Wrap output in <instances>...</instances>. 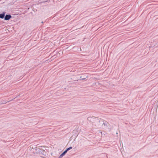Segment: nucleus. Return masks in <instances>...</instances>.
Wrapping results in <instances>:
<instances>
[{"mask_svg":"<svg viewBox=\"0 0 158 158\" xmlns=\"http://www.w3.org/2000/svg\"><path fill=\"white\" fill-rule=\"evenodd\" d=\"M72 147H69V148H67L65 151H66V152H67L69 150L71 149H72Z\"/></svg>","mask_w":158,"mask_h":158,"instance_id":"5","label":"nucleus"},{"mask_svg":"<svg viewBox=\"0 0 158 158\" xmlns=\"http://www.w3.org/2000/svg\"><path fill=\"white\" fill-rule=\"evenodd\" d=\"M100 123L99 125L100 127H102L103 125H105V124L102 122H100Z\"/></svg>","mask_w":158,"mask_h":158,"instance_id":"4","label":"nucleus"},{"mask_svg":"<svg viewBox=\"0 0 158 158\" xmlns=\"http://www.w3.org/2000/svg\"><path fill=\"white\" fill-rule=\"evenodd\" d=\"M5 13L0 14V18L1 19L3 18L5 15Z\"/></svg>","mask_w":158,"mask_h":158,"instance_id":"3","label":"nucleus"},{"mask_svg":"<svg viewBox=\"0 0 158 158\" xmlns=\"http://www.w3.org/2000/svg\"><path fill=\"white\" fill-rule=\"evenodd\" d=\"M67 153V152L64 151L62 153L60 156H59V158H61L62 157L64 156L65 154Z\"/></svg>","mask_w":158,"mask_h":158,"instance_id":"2","label":"nucleus"},{"mask_svg":"<svg viewBox=\"0 0 158 158\" xmlns=\"http://www.w3.org/2000/svg\"><path fill=\"white\" fill-rule=\"evenodd\" d=\"M91 118L90 117H88V118H87V119L88 120H89V121H90V119Z\"/></svg>","mask_w":158,"mask_h":158,"instance_id":"6","label":"nucleus"},{"mask_svg":"<svg viewBox=\"0 0 158 158\" xmlns=\"http://www.w3.org/2000/svg\"><path fill=\"white\" fill-rule=\"evenodd\" d=\"M11 18V16L10 15H6L5 17V20H8Z\"/></svg>","mask_w":158,"mask_h":158,"instance_id":"1","label":"nucleus"},{"mask_svg":"<svg viewBox=\"0 0 158 158\" xmlns=\"http://www.w3.org/2000/svg\"><path fill=\"white\" fill-rule=\"evenodd\" d=\"M86 79V78H84L83 79H82L84 80V79Z\"/></svg>","mask_w":158,"mask_h":158,"instance_id":"7","label":"nucleus"}]
</instances>
